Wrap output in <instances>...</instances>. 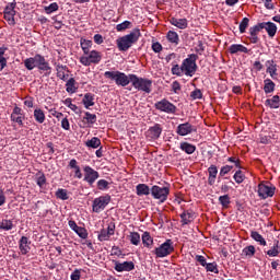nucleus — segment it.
I'll return each mask as SVG.
<instances>
[{"label":"nucleus","mask_w":280,"mask_h":280,"mask_svg":"<svg viewBox=\"0 0 280 280\" xmlns=\"http://www.w3.org/2000/svg\"><path fill=\"white\" fill-rule=\"evenodd\" d=\"M196 60H198V55L190 54L183 60L180 66L178 63H173L171 69L172 75H177L178 78H182V75L194 78V75H196V71H198Z\"/></svg>","instance_id":"obj_1"},{"label":"nucleus","mask_w":280,"mask_h":280,"mask_svg":"<svg viewBox=\"0 0 280 280\" xmlns=\"http://www.w3.org/2000/svg\"><path fill=\"white\" fill-rule=\"evenodd\" d=\"M139 38H141V30L139 28H135L130 34L119 37L116 40L119 51H128Z\"/></svg>","instance_id":"obj_2"},{"label":"nucleus","mask_w":280,"mask_h":280,"mask_svg":"<svg viewBox=\"0 0 280 280\" xmlns=\"http://www.w3.org/2000/svg\"><path fill=\"white\" fill-rule=\"evenodd\" d=\"M129 80L132 83V86L138 91L152 93V80L139 78L137 74H129Z\"/></svg>","instance_id":"obj_3"},{"label":"nucleus","mask_w":280,"mask_h":280,"mask_svg":"<svg viewBox=\"0 0 280 280\" xmlns=\"http://www.w3.org/2000/svg\"><path fill=\"white\" fill-rule=\"evenodd\" d=\"M104 77L108 80H115L118 86H128L130 84V77L126 75L124 72L119 71H106Z\"/></svg>","instance_id":"obj_4"},{"label":"nucleus","mask_w":280,"mask_h":280,"mask_svg":"<svg viewBox=\"0 0 280 280\" xmlns=\"http://www.w3.org/2000/svg\"><path fill=\"white\" fill-rule=\"evenodd\" d=\"M151 196L161 203L165 202L170 196V186H152Z\"/></svg>","instance_id":"obj_5"},{"label":"nucleus","mask_w":280,"mask_h":280,"mask_svg":"<svg viewBox=\"0 0 280 280\" xmlns=\"http://www.w3.org/2000/svg\"><path fill=\"white\" fill-rule=\"evenodd\" d=\"M173 252H174V243L172 242V240H166L161 246L156 247L153 250V254L158 258H163V257H167L168 255H172Z\"/></svg>","instance_id":"obj_6"},{"label":"nucleus","mask_w":280,"mask_h":280,"mask_svg":"<svg viewBox=\"0 0 280 280\" xmlns=\"http://www.w3.org/2000/svg\"><path fill=\"white\" fill-rule=\"evenodd\" d=\"M109 203H110L109 195L95 198L92 203V211L94 213H100V212L104 211L106 209V207H108Z\"/></svg>","instance_id":"obj_7"},{"label":"nucleus","mask_w":280,"mask_h":280,"mask_svg":"<svg viewBox=\"0 0 280 280\" xmlns=\"http://www.w3.org/2000/svg\"><path fill=\"white\" fill-rule=\"evenodd\" d=\"M156 110H160L161 113H167V115H174L176 114V105L167 101L166 98L159 101L154 104Z\"/></svg>","instance_id":"obj_8"},{"label":"nucleus","mask_w":280,"mask_h":280,"mask_svg":"<svg viewBox=\"0 0 280 280\" xmlns=\"http://www.w3.org/2000/svg\"><path fill=\"white\" fill-rule=\"evenodd\" d=\"M276 189L277 188L275 186H268L261 183L258 185V196L262 198V200H266V198H272V196H275Z\"/></svg>","instance_id":"obj_9"},{"label":"nucleus","mask_w":280,"mask_h":280,"mask_svg":"<svg viewBox=\"0 0 280 280\" xmlns=\"http://www.w3.org/2000/svg\"><path fill=\"white\" fill-rule=\"evenodd\" d=\"M83 171H84L83 180H85V183H89V185H93V183H95V180L100 178V173L93 170V167L91 166H85Z\"/></svg>","instance_id":"obj_10"},{"label":"nucleus","mask_w":280,"mask_h":280,"mask_svg":"<svg viewBox=\"0 0 280 280\" xmlns=\"http://www.w3.org/2000/svg\"><path fill=\"white\" fill-rule=\"evenodd\" d=\"M176 132L179 137H187V135H191V132H197V129L191 124L184 122L177 126Z\"/></svg>","instance_id":"obj_11"},{"label":"nucleus","mask_w":280,"mask_h":280,"mask_svg":"<svg viewBox=\"0 0 280 280\" xmlns=\"http://www.w3.org/2000/svg\"><path fill=\"white\" fill-rule=\"evenodd\" d=\"M115 270L116 272H131V270H135V262L132 261H115Z\"/></svg>","instance_id":"obj_12"},{"label":"nucleus","mask_w":280,"mask_h":280,"mask_svg":"<svg viewBox=\"0 0 280 280\" xmlns=\"http://www.w3.org/2000/svg\"><path fill=\"white\" fill-rule=\"evenodd\" d=\"M36 65L39 71H47L48 75L51 73V66H49V62L42 55H36Z\"/></svg>","instance_id":"obj_13"},{"label":"nucleus","mask_w":280,"mask_h":280,"mask_svg":"<svg viewBox=\"0 0 280 280\" xmlns=\"http://www.w3.org/2000/svg\"><path fill=\"white\" fill-rule=\"evenodd\" d=\"M161 132H163V128H161V125L156 124L153 127H150L148 130V137L149 139L156 140L159 137H161Z\"/></svg>","instance_id":"obj_14"},{"label":"nucleus","mask_w":280,"mask_h":280,"mask_svg":"<svg viewBox=\"0 0 280 280\" xmlns=\"http://www.w3.org/2000/svg\"><path fill=\"white\" fill-rule=\"evenodd\" d=\"M56 71H57V78H59V80H63V82H67V80L69 79V74H66L65 71H69V68L67 66L57 63Z\"/></svg>","instance_id":"obj_15"},{"label":"nucleus","mask_w":280,"mask_h":280,"mask_svg":"<svg viewBox=\"0 0 280 280\" xmlns=\"http://www.w3.org/2000/svg\"><path fill=\"white\" fill-rule=\"evenodd\" d=\"M30 244H32V242H30V238H27L26 236L21 237L20 252L22 255H27L30 253Z\"/></svg>","instance_id":"obj_16"},{"label":"nucleus","mask_w":280,"mask_h":280,"mask_svg":"<svg viewBox=\"0 0 280 280\" xmlns=\"http://www.w3.org/2000/svg\"><path fill=\"white\" fill-rule=\"evenodd\" d=\"M170 23L171 25L178 27V30H187L188 25L187 19L171 18Z\"/></svg>","instance_id":"obj_17"},{"label":"nucleus","mask_w":280,"mask_h":280,"mask_svg":"<svg viewBox=\"0 0 280 280\" xmlns=\"http://www.w3.org/2000/svg\"><path fill=\"white\" fill-rule=\"evenodd\" d=\"M137 196H150L152 194V189H150L149 185L139 184L136 186Z\"/></svg>","instance_id":"obj_18"},{"label":"nucleus","mask_w":280,"mask_h":280,"mask_svg":"<svg viewBox=\"0 0 280 280\" xmlns=\"http://www.w3.org/2000/svg\"><path fill=\"white\" fill-rule=\"evenodd\" d=\"M83 105L85 108H91V106H95V94L86 93L82 100Z\"/></svg>","instance_id":"obj_19"},{"label":"nucleus","mask_w":280,"mask_h":280,"mask_svg":"<svg viewBox=\"0 0 280 280\" xmlns=\"http://www.w3.org/2000/svg\"><path fill=\"white\" fill-rule=\"evenodd\" d=\"M229 51H230V54H238V51L241 54H248V48H246L242 44H233L230 46Z\"/></svg>","instance_id":"obj_20"},{"label":"nucleus","mask_w":280,"mask_h":280,"mask_svg":"<svg viewBox=\"0 0 280 280\" xmlns=\"http://www.w3.org/2000/svg\"><path fill=\"white\" fill-rule=\"evenodd\" d=\"M267 66V73L275 80L277 78V63H275V60H268Z\"/></svg>","instance_id":"obj_21"},{"label":"nucleus","mask_w":280,"mask_h":280,"mask_svg":"<svg viewBox=\"0 0 280 280\" xmlns=\"http://www.w3.org/2000/svg\"><path fill=\"white\" fill-rule=\"evenodd\" d=\"M97 121V115L91 114L90 112H85V116L82 119L83 126H86V124H90V126H93Z\"/></svg>","instance_id":"obj_22"},{"label":"nucleus","mask_w":280,"mask_h":280,"mask_svg":"<svg viewBox=\"0 0 280 280\" xmlns=\"http://www.w3.org/2000/svg\"><path fill=\"white\" fill-rule=\"evenodd\" d=\"M264 30L268 33L271 38L277 34V25L272 22L262 23Z\"/></svg>","instance_id":"obj_23"},{"label":"nucleus","mask_w":280,"mask_h":280,"mask_svg":"<svg viewBox=\"0 0 280 280\" xmlns=\"http://www.w3.org/2000/svg\"><path fill=\"white\" fill-rule=\"evenodd\" d=\"M265 105L269 106V108H279V106H280L279 95H275L271 98H267L265 102Z\"/></svg>","instance_id":"obj_24"},{"label":"nucleus","mask_w":280,"mask_h":280,"mask_svg":"<svg viewBox=\"0 0 280 280\" xmlns=\"http://www.w3.org/2000/svg\"><path fill=\"white\" fill-rule=\"evenodd\" d=\"M179 148L186 154H194V152H196V145H194L189 142H182Z\"/></svg>","instance_id":"obj_25"},{"label":"nucleus","mask_w":280,"mask_h":280,"mask_svg":"<svg viewBox=\"0 0 280 280\" xmlns=\"http://www.w3.org/2000/svg\"><path fill=\"white\" fill-rule=\"evenodd\" d=\"M69 167H71V170H74V178H82V171L78 166V161L75 159H72L69 162Z\"/></svg>","instance_id":"obj_26"},{"label":"nucleus","mask_w":280,"mask_h":280,"mask_svg":"<svg viewBox=\"0 0 280 280\" xmlns=\"http://www.w3.org/2000/svg\"><path fill=\"white\" fill-rule=\"evenodd\" d=\"M88 57L90 58V62L92 65H98V62L102 61V55L96 50H92Z\"/></svg>","instance_id":"obj_27"},{"label":"nucleus","mask_w":280,"mask_h":280,"mask_svg":"<svg viewBox=\"0 0 280 280\" xmlns=\"http://www.w3.org/2000/svg\"><path fill=\"white\" fill-rule=\"evenodd\" d=\"M180 219L183 224H191V222L194 221V212L184 211L180 214Z\"/></svg>","instance_id":"obj_28"},{"label":"nucleus","mask_w":280,"mask_h":280,"mask_svg":"<svg viewBox=\"0 0 280 280\" xmlns=\"http://www.w3.org/2000/svg\"><path fill=\"white\" fill-rule=\"evenodd\" d=\"M250 237L255 242H258V244H260V246H266V244H267L266 238H264V236H261V234H259V232H257V231H252Z\"/></svg>","instance_id":"obj_29"},{"label":"nucleus","mask_w":280,"mask_h":280,"mask_svg":"<svg viewBox=\"0 0 280 280\" xmlns=\"http://www.w3.org/2000/svg\"><path fill=\"white\" fill-rule=\"evenodd\" d=\"M86 148H92L93 150H96V148H100L102 145V140L97 137H93L91 140H88L85 142Z\"/></svg>","instance_id":"obj_30"},{"label":"nucleus","mask_w":280,"mask_h":280,"mask_svg":"<svg viewBox=\"0 0 280 280\" xmlns=\"http://www.w3.org/2000/svg\"><path fill=\"white\" fill-rule=\"evenodd\" d=\"M265 85H264V91L266 94L268 93H275V86L276 84L273 83L272 80L270 79H265Z\"/></svg>","instance_id":"obj_31"},{"label":"nucleus","mask_w":280,"mask_h":280,"mask_svg":"<svg viewBox=\"0 0 280 280\" xmlns=\"http://www.w3.org/2000/svg\"><path fill=\"white\" fill-rule=\"evenodd\" d=\"M279 248H280L279 241H275L273 246L269 250H267V255L269 257H279V253H280Z\"/></svg>","instance_id":"obj_32"},{"label":"nucleus","mask_w":280,"mask_h":280,"mask_svg":"<svg viewBox=\"0 0 280 280\" xmlns=\"http://www.w3.org/2000/svg\"><path fill=\"white\" fill-rule=\"evenodd\" d=\"M34 118L37 124H45V112H43L40 108H36L34 110Z\"/></svg>","instance_id":"obj_33"},{"label":"nucleus","mask_w":280,"mask_h":280,"mask_svg":"<svg viewBox=\"0 0 280 280\" xmlns=\"http://www.w3.org/2000/svg\"><path fill=\"white\" fill-rule=\"evenodd\" d=\"M142 244L144 246H147V248H150V246H152V244H154V240L150 235V232H144L142 234Z\"/></svg>","instance_id":"obj_34"},{"label":"nucleus","mask_w":280,"mask_h":280,"mask_svg":"<svg viewBox=\"0 0 280 280\" xmlns=\"http://www.w3.org/2000/svg\"><path fill=\"white\" fill-rule=\"evenodd\" d=\"M24 66L28 71H32L37 67L36 65V55L35 57H31L24 60Z\"/></svg>","instance_id":"obj_35"},{"label":"nucleus","mask_w":280,"mask_h":280,"mask_svg":"<svg viewBox=\"0 0 280 280\" xmlns=\"http://www.w3.org/2000/svg\"><path fill=\"white\" fill-rule=\"evenodd\" d=\"M91 47H93V42L85 39V38H81V49H83V52L88 56Z\"/></svg>","instance_id":"obj_36"},{"label":"nucleus","mask_w":280,"mask_h":280,"mask_svg":"<svg viewBox=\"0 0 280 280\" xmlns=\"http://www.w3.org/2000/svg\"><path fill=\"white\" fill-rule=\"evenodd\" d=\"M78 89L75 88V79L70 78L66 83L67 93H75Z\"/></svg>","instance_id":"obj_37"},{"label":"nucleus","mask_w":280,"mask_h":280,"mask_svg":"<svg viewBox=\"0 0 280 280\" xmlns=\"http://www.w3.org/2000/svg\"><path fill=\"white\" fill-rule=\"evenodd\" d=\"M166 38L168 40V43H173L175 45H178V33L174 32V31H168Z\"/></svg>","instance_id":"obj_38"},{"label":"nucleus","mask_w":280,"mask_h":280,"mask_svg":"<svg viewBox=\"0 0 280 280\" xmlns=\"http://www.w3.org/2000/svg\"><path fill=\"white\" fill-rule=\"evenodd\" d=\"M129 237H130V243L133 244V246H139L141 242V235H139L138 232H131Z\"/></svg>","instance_id":"obj_39"},{"label":"nucleus","mask_w":280,"mask_h":280,"mask_svg":"<svg viewBox=\"0 0 280 280\" xmlns=\"http://www.w3.org/2000/svg\"><path fill=\"white\" fill-rule=\"evenodd\" d=\"M131 26H132V22L125 21L120 24H117L116 30H117V32H126V30H130Z\"/></svg>","instance_id":"obj_40"},{"label":"nucleus","mask_w":280,"mask_h":280,"mask_svg":"<svg viewBox=\"0 0 280 280\" xmlns=\"http://www.w3.org/2000/svg\"><path fill=\"white\" fill-rule=\"evenodd\" d=\"M36 183L38 187H43L44 185H47V177H45V173H37L36 174Z\"/></svg>","instance_id":"obj_41"},{"label":"nucleus","mask_w":280,"mask_h":280,"mask_svg":"<svg viewBox=\"0 0 280 280\" xmlns=\"http://www.w3.org/2000/svg\"><path fill=\"white\" fill-rule=\"evenodd\" d=\"M233 178H234L235 183H237V185H242V182L246 180V176L244 175V173L242 171H236Z\"/></svg>","instance_id":"obj_42"},{"label":"nucleus","mask_w":280,"mask_h":280,"mask_svg":"<svg viewBox=\"0 0 280 280\" xmlns=\"http://www.w3.org/2000/svg\"><path fill=\"white\" fill-rule=\"evenodd\" d=\"M261 30H264V24L259 23L258 25L249 28V34L250 36H257L261 32Z\"/></svg>","instance_id":"obj_43"},{"label":"nucleus","mask_w":280,"mask_h":280,"mask_svg":"<svg viewBox=\"0 0 280 280\" xmlns=\"http://www.w3.org/2000/svg\"><path fill=\"white\" fill-rule=\"evenodd\" d=\"M56 197L59 198V200H69V195L67 194V189L59 188L56 191Z\"/></svg>","instance_id":"obj_44"},{"label":"nucleus","mask_w":280,"mask_h":280,"mask_svg":"<svg viewBox=\"0 0 280 280\" xmlns=\"http://www.w3.org/2000/svg\"><path fill=\"white\" fill-rule=\"evenodd\" d=\"M242 255H243L244 257H253V255H255V246L249 245V246L245 247V248L243 249Z\"/></svg>","instance_id":"obj_45"},{"label":"nucleus","mask_w":280,"mask_h":280,"mask_svg":"<svg viewBox=\"0 0 280 280\" xmlns=\"http://www.w3.org/2000/svg\"><path fill=\"white\" fill-rule=\"evenodd\" d=\"M58 3L52 2L48 7H45L44 10L46 14H52V12H58Z\"/></svg>","instance_id":"obj_46"},{"label":"nucleus","mask_w":280,"mask_h":280,"mask_svg":"<svg viewBox=\"0 0 280 280\" xmlns=\"http://www.w3.org/2000/svg\"><path fill=\"white\" fill-rule=\"evenodd\" d=\"M74 233H77V235H79V237H81V240H86V237H89V232H86V229L79 226Z\"/></svg>","instance_id":"obj_47"},{"label":"nucleus","mask_w":280,"mask_h":280,"mask_svg":"<svg viewBox=\"0 0 280 280\" xmlns=\"http://www.w3.org/2000/svg\"><path fill=\"white\" fill-rule=\"evenodd\" d=\"M13 226H14V224H12V221L3 220L1 222L0 229H2L3 231H12Z\"/></svg>","instance_id":"obj_48"},{"label":"nucleus","mask_w":280,"mask_h":280,"mask_svg":"<svg viewBox=\"0 0 280 280\" xmlns=\"http://www.w3.org/2000/svg\"><path fill=\"white\" fill-rule=\"evenodd\" d=\"M219 202L222 207H229V205H231V197H229V195L220 196Z\"/></svg>","instance_id":"obj_49"},{"label":"nucleus","mask_w":280,"mask_h":280,"mask_svg":"<svg viewBox=\"0 0 280 280\" xmlns=\"http://www.w3.org/2000/svg\"><path fill=\"white\" fill-rule=\"evenodd\" d=\"M16 8V2L9 3L4 9V14H16L14 9Z\"/></svg>","instance_id":"obj_50"},{"label":"nucleus","mask_w":280,"mask_h":280,"mask_svg":"<svg viewBox=\"0 0 280 280\" xmlns=\"http://www.w3.org/2000/svg\"><path fill=\"white\" fill-rule=\"evenodd\" d=\"M110 240V235L106 230H101V233L98 234V241L100 242H108Z\"/></svg>","instance_id":"obj_51"},{"label":"nucleus","mask_w":280,"mask_h":280,"mask_svg":"<svg viewBox=\"0 0 280 280\" xmlns=\"http://www.w3.org/2000/svg\"><path fill=\"white\" fill-rule=\"evenodd\" d=\"M248 23H250V20L248 18H244L242 20V22L240 23L241 34H244L246 32V27H248Z\"/></svg>","instance_id":"obj_52"},{"label":"nucleus","mask_w":280,"mask_h":280,"mask_svg":"<svg viewBox=\"0 0 280 280\" xmlns=\"http://www.w3.org/2000/svg\"><path fill=\"white\" fill-rule=\"evenodd\" d=\"M15 14L16 13H4V19L9 25H16V22L14 21Z\"/></svg>","instance_id":"obj_53"},{"label":"nucleus","mask_w":280,"mask_h":280,"mask_svg":"<svg viewBox=\"0 0 280 280\" xmlns=\"http://www.w3.org/2000/svg\"><path fill=\"white\" fill-rule=\"evenodd\" d=\"M66 104H68V108H70V110H73V113L79 115L80 108L75 104L71 103V98L66 100Z\"/></svg>","instance_id":"obj_54"},{"label":"nucleus","mask_w":280,"mask_h":280,"mask_svg":"<svg viewBox=\"0 0 280 280\" xmlns=\"http://www.w3.org/2000/svg\"><path fill=\"white\" fill-rule=\"evenodd\" d=\"M206 269L208 272H214L218 275V265L215 262L206 264Z\"/></svg>","instance_id":"obj_55"},{"label":"nucleus","mask_w":280,"mask_h":280,"mask_svg":"<svg viewBox=\"0 0 280 280\" xmlns=\"http://www.w3.org/2000/svg\"><path fill=\"white\" fill-rule=\"evenodd\" d=\"M208 173H209V176H212V177H214V178H218V166L211 165V166L208 168Z\"/></svg>","instance_id":"obj_56"},{"label":"nucleus","mask_w":280,"mask_h":280,"mask_svg":"<svg viewBox=\"0 0 280 280\" xmlns=\"http://www.w3.org/2000/svg\"><path fill=\"white\" fill-rule=\"evenodd\" d=\"M152 50L155 54H161V51H163V46L161 45V43L156 42L152 44Z\"/></svg>","instance_id":"obj_57"},{"label":"nucleus","mask_w":280,"mask_h":280,"mask_svg":"<svg viewBox=\"0 0 280 280\" xmlns=\"http://www.w3.org/2000/svg\"><path fill=\"white\" fill-rule=\"evenodd\" d=\"M97 187L101 190L108 189V182L106 179H100L97 182Z\"/></svg>","instance_id":"obj_58"},{"label":"nucleus","mask_w":280,"mask_h":280,"mask_svg":"<svg viewBox=\"0 0 280 280\" xmlns=\"http://www.w3.org/2000/svg\"><path fill=\"white\" fill-rule=\"evenodd\" d=\"M190 97L194 100H202V91L200 90H195L190 93Z\"/></svg>","instance_id":"obj_59"},{"label":"nucleus","mask_w":280,"mask_h":280,"mask_svg":"<svg viewBox=\"0 0 280 280\" xmlns=\"http://www.w3.org/2000/svg\"><path fill=\"white\" fill-rule=\"evenodd\" d=\"M231 170H233V166H231V165L222 166L220 170V176H226V174H229V172H231Z\"/></svg>","instance_id":"obj_60"},{"label":"nucleus","mask_w":280,"mask_h":280,"mask_svg":"<svg viewBox=\"0 0 280 280\" xmlns=\"http://www.w3.org/2000/svg\"><path fill=\"white\" fill-rule=\"evenodd\" d=\"M11 119L15 121V124H19V126H23V116H14V114H11Z\"/></svg>","instance_id":"obj_61"},{"label":"nucleus","mask_w":280,"mask_h":280,"mask_svg":"<svg viewBox=\"0 0 280 280\" xmlns=\"http://www.w3.org/2000/svg\"><path fill=\"white\" fill-rule=\"evenodd\" d=\"M195 259L200 264V266H203V267L207 266V259L205 258V256L197 255Z\"/></svg>","instance_id":"obj_62"},{"label":"nucleus","mask_w":280,"mask_h":280,"mask_svg":"<svg viewBox=\"0 0 280 280\" xmlns=\"http://www.w3.org/2000/svg\"><path fill=\"white\" fill-rule=\"evenodd\" d=\"M172 90L174 93H178V91H180V83L178 81H174L172 83Z\"/></svg>","instance_id":"obj_63"},{"label":"nucleus","mask_w":280,"mask_h":280,"mask_svg":"<svg viewBox=\"0 0 280 280\" xmlns=\"http://www.w3.org/2000/svg\"><path fill=\"white\" fill-rule=\"evenodd\" d=\"M71 280H80V270H74L71 276H70Z\"/></svg>","instance_id":"obj_64"}]
</instances>
